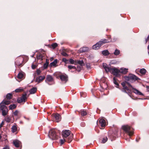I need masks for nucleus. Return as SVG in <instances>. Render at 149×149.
<instances>
[{
    "instance_id": "obj_1",
    "label": "nucleus",
    "mask_w": 149,
    "mask_h": 149,
    "mask_svg": "<svg viewBox=\"0 0 149 149\" xmlns=\"http://www.w3.org/2000/svg\"><path fill=\"white\" fill-rule=\"evenodd\" d=\"M123 130L126 133H127L130 136H132L133 134V129L128 125L123 126L122 127Z\"/></svg>"
},
{
    "instance_id": "obj_2",
    "label": "nucleus",
    "mask_w": 149,
    "mask_h": 149,
    "mask_svg": "<svg viewBox=\"0 0 149 149\" xmlns=\"http://www.w3.org/2000/svg\"><path fill=\"white\" fill-rule=\"evenodd\" d=\"M109 41L106 39L102 40L99 42H97L93 46V49L95 50H97L99 49L101 46L103 44L109 42Z\"/></svg>"
},
{
    "instance_id": "obj_3",
    "label": "nucleus",
    "mask_w": 149,
    "mask_h": 149,
    "mask_svg": "<svg viewBox=\"0 0 149 149\" xmlns=\"http://www.w3.org/2000/svg\"><path fill=\"white\" fill-rule=\"evenodd\" d=\"M49 138L52 140H55L57 139L58 135L56 133V132L54 129H51L49 132L48 134Z\"/></svg>"
},
{
    "instance_id": "obj_4",
    "label": "nucleus",
    "mask_w": 149,
    "mask_h": 149,
    "mask_svg": "<svg viewBox=\"0 0 149 149\" xmlns=\"http://www.w3.org/2000/svg\"><path fill=\"white\" fill-rule=\"evenodd\" d=\"M111 72L113 75H115L116 77H119L120 76V71L116 68H112L111 69Z\"/></svg>"
},
{
    "instance_id": "obj_5",
    "label": "nucleus",
    "mask_w": 149,
    "mask_h": 149,
    "mask_svg": "<svg viewBox=\"0 0 149 149\" xmlns=\"http://www.w3.org/2000/svg\"><path fill=\"white\" fill-rule=\"evenodd\" d=\"M52 117L53 120L57 122H59L61 119V116L58 113L53 114L52 115Z\"/></svg>"
},
{
    "instance_id": "obj_6",
    "label": "nucleus",
    "mask_w": 149,
    "mask_h": 149,
    "mask_svg": "<svg viewBox=\"0 0 149 149\" xmlns=\"http://www.w3.org/2000/svg\"><path fill=\"white\" fill-rule=\"evenodd\" d=\"M26 94L22 95L21 97H19L17 100V102L18 103H21L23 102H25L27 99Z\"/></svg>"
},
{
    "instance_id": "obj_7",
    "label": "nucleus",
    "mask_w": 149,
    "mask_h": 149,
    "mask_svg": "<svg viewBox=\"0 0 149 149\" xmlns=\"http://www.w3.org/2000/svg\"><path fill=\"white\" fill-rule=\"evenodd\" d=\"M71 134V132L68 130H64L62 131V136L63 138L68 137Z\"/></svg>"
},
{
    "instance_id": "obj_8",
    "label": "nucleus",
    "mask_w": 149,
    "mask_h": 149,
    "mask_svg": "<svg viewBox=\"0 0 149 149\" xmlns=\"http://www.w3.org/2000/svg\"><path fill=\"white\" fill-rule=\"evenodd\" d=\"M121 84L123 88L122 91L123 92L126 93H130V91L128 89V88L126 86L125 83V82H123Z\"/></svg>"
},
{
    "instance_id": "obj_9",
    "label": "nucleus",
    "mask_w": 149,
    "mask_h": 149,
    "mask_svg": "<svg viewBox=\"0 0 149 149\" xmlns=\"http://www.w3.org/2000/svg\"><path fill=\"white\" fill-rule=\"evenodd\" d=\"M127 78L128 79V80L129 81L131 80H136L138 79V78L135 75L131 74L129 75L128 77H127Z\"/></svg>"
},
{
    "instance_id": "obj_10",
    "label": "nucleus",
    "mask_w": 149,
    "mask_h": 149,
    "mask_svg": "<svg viewBox=\"0 0 149 149\" xmlns=\"http://www.w3.org/2000/svg\"><path fill=\"white\" fill-rule=\"evenodd\" d=\"M129 86L133 90V91L134 93L137 95H143V94L142 93L136 88H133L131 85H129Z\"/></svg>"
},
{
    "instance_id": "obj_11",
    "label": "nucleus",
    "mask_w": 149,
    "mask_h": 149,
    "mask_svg": "<svg viewBox=\"0 0 149 149\" xmlns=\"http://www.w3.org/2000/svg\"><path fill=\"white\" fill-rule=\"evenodd\" d=\"M103 66L107 72H111L112 68H111L108 66L105 63H103Z\"/></svg>"
},
{
    "instance_id": "obj_12",
    "label": "nucleus",
    "mask_w": 149,
    "mask_h": 149,
    "mask_svg": "<svg viewBox=\"0 0 149 149\" xmlns=\"http://www.w3.org/2000/svg\"><path fill=\"white\" fill-rule=\"evenodd\" d=\"M60 78L62 81L66 82L68 80V77L66 75H61L60 76Z\"/></svg>"
},
{
    "instance_id": "obj_13",
    "label": "nucleus",
    "mask_w": 149,
    "mask_h": 149,
    "mask_svg": "<svg viewBox=\"0 0 149 149\" xmlns=\"http://www.w3.org/2000/svg\"><path fill=\"white\" fill-rule=\"evenodd\" d=\"M99 123L100 126L102 127H104L106 126V121L103 119H101L99 120Z\"/></svg>"
},
{
    "instance_id": "obj_14",
    "label": "nucleus",
    "mask_w": 149,
    "mask_h": 149,
    "mask_svg": "<svg viewBox=\"0 0 149 149\" xmlns=\"http://www.w3.org/2000/svg\"><path fill=\"white\" fill-rule=\"evenodd\" d=\"M13 143L15 146L17 148L19 147L21 144L20 142L18 140H14Z\"/></svg>"
},
{
    "instance_id": "obj_15",
    "label": "nucleus",
    "mask_w": 149,
    "mask_h": 149,
    "mask_svg": "<svg viewBox=\"0 0 149 149\" xmlns=\"http://www.w3.org/2000/svg\"><path fill=\"white\" fill-rule=\"evenodd\" d=\"M53 79L52 76L50 75H47L45 81L48 83L49 82H52L53 81Z\"/></svg>"
},
{
    "instance_id": "obj_16",
    "label": "nucleus",
    "mask_w": 149,
    "mask_h": 149,
    "mask_svg": "<svg viewBox=\"0 0 149 149\" xmlns=\"http://www.w3.org/2000/svg\"><path fill=\"white\" fill-rule=\"evenodd\" d=\"M128 69L125 68H121L120 69V74L122 73L125 74L128 72Z\"/></svg>"
},
{
    "instance_id": "obj_17",
    "label": "nucleus",
    "mask_w": 149,
    "mask_h": 149,
    "mask_svg": "<svg viewBox=\"0 0 149 149\" xmlns=\"http://www.w3.org/2000/svg\"><path fill=\"white\" fill-rule=\"evenodd\" d=\"M58 62V60L57 59L55 60L54 61L50 64V66L51 67H56V64Z\"/></svg>"
},
{
    "instance_id": "obj_18",
    "label": "nucleus",
    "mask_w": 149,
    "mask_h": 149,
    "mask_svg": "<svg viewBox=\"0 0 149 149\" xmlns=\"http://www.w3.org/2000/svg\"><path fill=\"white\" fill-rule=\"evenodd\" d=\"M44 76H40L37 78V81L38 83L41 82L45 79Z\"/></svg>"
},
{
    "instance_id": "obj_19",
    "label": "nucleus",
    "mask_w": 149,
    "mask_h": 149,
    "mask_svg": "<svg viewBox=\"0 0 149 149\" xmlns=\"http://www.w3.org/2000/svg\"><path fill=\"white\" fill-rule=\"evenodd\" d=\"M3 102H2L0 104V110L7 109V107L3 104Z\"/></svg>"
},
{
    "instance_id": "obj_20",
    "label": "nucleus",
    "mask_w": 149,
    "mask_h": 149,
    "mask_svg": "<svg viewBox=\"0 0 149 149\" xmlns=\"http://www.w3.org/2000/svg\"><path fill=\"white\" fill-rule=\"evenodd\" d=\"M88 47H84L79 49V52H83L88 51Z\"/></svg>"
},
{
    "instance_id": "obj_21",
    "label": "nucleus",
    "mask_w": 149,
    "mask_h": 149,
    "mask_svg": "<svg viewBox=\"0 0 149 149\" xmlns=\"http://www.w3.org/2000/svg\"><path fill=\"white\" fill-rule=\"evenodd\" d=\"M37 90V88L36 87L32 88L30 91V93L31 94H33L35 93Z\"/></svg>"
},
{
    "instance_id": "obj_22",
    "label": "nucleus",
    "mask_w": 149,
    "mask_h": 149,
    "mask_svg": "<svg viewBox=\"0 0 149 149\" xmlns=\"http://www.w3.org/2000/svg\"><path fill=\"white\" fill-rule=\"evenodd\" d=\"M2 111V114L3 116H6L7 115L8 112V109L7 108L5 109H4L1 110Z\"/></svg>"
},
{
    "instance_id": "obj_23",
    "label": "nucleus",
    "mask_w": 149,
    "mask_h": 149,
    "mask_svg": "<svg viewBox=\"0 0 149 149\" xmlns=\"http://www.w3.org/2000/svg\"><path fill=\"white\" fill-rule=\"evenodd\" d=\"M17 130V128L15 125L13 126L11 128V131L13 132H15Z\"/></svg>"
},
{
    "instance_id": "obj_24",
    "label": "nucleus",
    "mask_w": 149,
    "mask_h": 149,
    "mask_svg": "<svg viewBox=\"0 0 149 149\" xmlns=\"http://www.w3.org/2000/svg\"><path fill=\"white\" fill-rule=\"evenodd\" d=\"M102 54L104 56H107L109 54V53L107 50H105L102 52Z\"/></svg>"
},
{
    "instance_id": "obj_25",
    "label": "nucleus",
    "mask_w": 149,
    "mask_h": 149,
    "mask_svg": "<svg viewBox=\"0 0 149 149\" xmlns=\"http://www.w3.org/2000/svg\"><path fill=\"white\" fill-rule=\"evenodd\" d=\"M13 115L15 116H18L20 115L19 112L17 110H16L13 113Z\"/></svg>"
},
{
    "instance_id": "obj_26",
    "label": "nucleus",
    "mask_w": 149,
    "mask_h": 149,
    "mask_svg": "<svg viewBox=\"0 0 149 149\" xmlns=\"http://www.w3.org/2000/svg\"><path fill=\"white\" fill-rule=\"evenodd\" d=\"M16 105L15 104H12L10 105L9 106V109L12 110L16 108Z\"/></svg>"
},
{
    "instance_id": "obj_27",
    "label": "nucleus",
    "mask_w": 149,
    "mask_h": 149,
    "mask_svg": "<svg viewBox=\"0 0 149 149\" xmlns=\"http://www.w3.org/2000/svg\"><path fill=\"white\" fill-rule=\"evenodd\" d=\"M146 70L144 68H142L140 70V73L142 74H144L146 73Z\"/></svg>"
},
{
    "instance_id": "obj_28",
    "label": "nucleus",
    "mask_w": 149,
    "mask_h": 149,
    "mask_svg": "<svg viewBox=\"0 0 149 149\" xmlns=\"http://www.w3.org/2000/svg\"><path fill=\"white\" fill-rule=\"evenodd\" d=\"M24 76V74L22 72H19L17 76V78L19 79L22 78Z\"/></svg>"
},
{
    "instance_id": "obj_29",
    "label": "nucleus",
    "mask_w": 149,
    "mask_h": 149,
    "mask_svg": "<svg viewBox=\"0 0 149 149\" xmlns=\"http://www.w3.org/2000/svg\"><path fill=\"white\" fill-rule=\"evenodd\" d=\"M12 97V95L10 93H8L6 95V97L8 99H10Z\"/></svg>"
},
{
    "instance_id": "obj_30",
    "label": "nucleus",
    "mask_w": 149,
    "mask_h": 149,
    "mask_svg": "<svg viewBox=\"0 0 149 149\" xmlns=\"http://www.w3.org/2000/svg\"><path fill=\"white\" fill-rule=\"evenodd\" d=\"M68 68L69 70H70L71 69H74L75 70H76V68L75 66H72L71 65H69L68 66Z\"/></svg>"
},
{
    "instance_id": "obj_31",
    "label": "nucleus",
    "mask_w": 149,
    "mask_h": 149,
    "mask_svg": "<svg viewBox=\"0 0 149 149\" xmlns=\"http://www.w3.org/2000/svg\"><path fill=\"white\" fill-rule=\"evenodd\" d=\"M2 102H3V104L5 105H8L10 103V101L9 100H3Z\"/></svg>"
},
{
    "instance_id": "obj_32",
    "label": "nucleus",
    "mask_w": 149,
    "mask_h": 149,
    "mask_svg": "<svg viewBox=\"0 0 149 149\" xmlns=\"http://www.w3.org/2000/svg\"><path fill=\"white\" fill-rule=\"evenodd\" d=\"M72 138H73V134H72V135H70V136L68 137V143L72 141Z\"/></svg>"
},
{
    "instance_id": "obj_33",
    "label": "nucleus",
    "mask_w": 149,
    "mask_h": 149,
    "mask_svg": "<svg viewBox=\"0 0 149 149\" xmlns=\"http://www.w3.org/2000/svg\"><path fill=\"white\" fill-rule=\"evenodd\" d=\"M5 120L6 122H10L11 121V118L8 116H7L5 118Z\"/></svg>"
},
{
    "instance_id": "obj_34",
    "label": "nucleus",
    "mask_w": 149,
    "mask_h": 149,
    "mask_svg": "<svg viewBox=\"0 0 149 149\" xmlns=\"http://www.w3.org/2000/svg\"><path fill=\"white\" fill-rule=\"evenodd\" d=\"M113 81L114 83L116 84L117 86H118L119 84L117 82V79L116 77H114L113 78Z\"/></svg>"
},
{
    "instance_id": "obj_35",
    "label": "nucleus",
    "mask_w": 149,
    "mask_h": 149,
    "mask_svg": "<svg viewBox=\"0 0 149 149\" xmlns=\"http://www.w3.org/2000/svg\"><path fill=\"white\" fill-rule=\"evenodd\" d=\"M108 140V138L107 137H104L103 138V139L101 142L102 143H105Z\"/></svg>"
},
{
    "instance_id": "obj_36",
    "label": "nucleus",
    "mask_w": 149,
    "mask_h": 149,
    "mask_svg": "<svg viewBox=\"0 0 149 149\" xmlns=\"http://www.w3.org/2000/svg\"><path fill=\"white\" fill-rule=\"evenodd\" d=\"M87 114V113L86 111L84 110L81 111V115L82 116H84L86 115Z\"/></svg>"
},
{
    "instance_id": "obj_37",
    "label": "nucleus",
    "mask_w": 149,
    "mask_h": 149,
    "mask_svg": "<svg viewBox=\"0 0 149 149\" xmlns=\"http://www.w3.org/2000/svg\"><path fill=\"white\" fill-rule=\"evenodd\" d=\"M77 63L81 66H83L84 65V64L83 61L82 60L81 61H77Z\"/></svg>"
},
{
    "instance_id": "obj_38",
    "label": "nucleus",
    "mask_w": 149,
    "mask_h": 149,
    "mask_svg": "<svg viewBox=\"0 0 149 149\" xmlns=\"http://www.w3.org/2000/svg\"><path fill=\"white\" fill-rule=\"evenodd\" d=\"M119 50L116 49L115 50V52H114V54L116 55H118L120 54Z\"/></svg>"
},
{
    "instance_id": "obj_39",
    "label": "nucleus",
    "mask_w": 149,
    "mask_h": 149,
    "mask_svg": "<svg viewBox=\"0 0 149 149\" xmlns=\"http://www.w3.org/2000/svg\"><path fill=\"white\" fill-rule=\"evenodd\" d=\"M23 91V89L19 88L16 89L15 91L16 92H19Z\"/></svg>"
},
{
    "instance_id": "obj_40",
    "label": "nucleus",
    "mask_w": 149,
    "mask_h": 149,
    "mask_svg": "<svg viewBox=\"0 0 149 149\" xmlns=\"http://www.w3.org/2000/svg\"><path fill=\"white\" fill-rule=\"evenodd\" d=\"M65 139H61L60 140V142L61 144H63L65 142Z\"/></svg>"
},
{
    "instance_id": "obj_41",
    "label": "nucleus",
    "mask_w": 149,
    "mask_h": 149,
    "mask_svg": "<svg viewBox=\"0 0 149 149\" xmlns=\"http://www.w3.org/2000/svg\"><path fill=\"white\" fill-rule=\"evenodd\" d=\"M58 45L56 43H54L52 45V47L53 48H56Z\"/></svg>"
},
{
    "instance_id": "obj_42",
    "label": "nucleus",
    "mask_w": 149,
    "mask_h": 149,
    "mask_svg": "<svg viewBox=\"0 0 149 149\" xmlns=\"http://www.w3.org/2000/svg\"><path fill=\"white\" fill-rule=\"evenodd\" d=\"M48 64L47 63H45L44 65V69H46L47 68L48 66Z\"/></svg>"
},
{
    "instance_id": "obj_43",
    "label": "nucleus",
    "mask_w": 149,
    "mask_h": 149,
    "mask_svg": "<svg viewBox=\"0 0 149 149\" xmlns=\"http://www.w3.org/2000/svg\"><path fill=\"white\" fill-rule=\"evenodd\" d=\"M69 61L70 63L71 64H74V61L72 59H70L69 60Z\"/></svg>"
},
{
    "instance_id": "obj_44",
    "label": "nucleus",
    "mask_w": 149,
    "mask_h": 149,
    "mask_svg": "<svg viewBox=\"0 0 149 149\" xmlns=\"http://www.w3.org/2000/svg\"><path fill=\"white\" fill-rule=\"evenodd\" d=\"M82 66H81L80 65L77 66V70L79 72L80 71V69L81 68H82Z\"/></svg>"
},
{
    "instance_id": "obj_45",
    "label": "nucleus",
    "mask_w": 149,
    "mask_h": 149,
    "mask_svg": "<svg viewBox=\"0 0 149 149\" xmlns=\"http://www.w3.org/2000/svg\"><path fill=\"white\" fill-rule=\"evenodd\" d=\"M61 54L62 55L65 56H68L67 54L65 52H63Z\"/></svg>"
},
{
    "instance_id": "obj_46",
    "label": "nucleus",
    "mask_w": 149,
    "mask_h": 149,
    "mask_svg": "<svg viewBox=\"0 0 149 149\" xmlns=\"http://www.w3.org/2000/svg\"><path fill=\"white\" fill-rule=\"evenodd\" d=\"M41 71L39 70H36V73L38 75H39L41 73Z\"/></svg>"
},
{
    "instance_id": "obj_47",
    "label": "nucleus",
    "mask_w": 149,
    "mask_h": 149,
    "mask_svg": "<svg viewBox=\"0 0 149 149\" xmlns=\"http://www.w3.org/2000/svg\"><path fill=\"white\" fill-rule=\"evenodd\" d=\"M62 61L63 62L66 63L68 60L65 58H63L62 59Z\"/></svg>"
},
{
    "instance_id": "obj_48",
    "label": "nucleus",
    "mask_w": 149,
    "mask_h": 149,
    "mask_svg": "<svg viewBox=\"0 0 149 149\" xmlns=\"http://www.w3.org/2000/svg\"><path fill=\"white\" fill-rule=\"evenodd\" d=\"M36 67V66L35 65L32 64V68L33 69H35Z\"/></svg>"
},
{
    "instance_id": "obj_49",
    "label": "nucleus",
    "mask_w": 149,
    "mask_h": 149,
    "mask_svg": "<svg viewBox=\"0 0 149 149\" xmlns=\"http://www.w3.org/2000/svg\"><path fill=\"white\" fill-rule=\"evenodd\" d=\"M149 40V35L148 36L147 38L146 39V43Z\"/></svg>"
},
{
    "instance_id": "obj_50",
    "label": "nucleus",
    "mask_w": 149,
    "mask_h": 149,
    "mask_svg": "<svg viewBox=\"0 0 149 149\" xmlns=\"http://www.w3.org/2000/svg\"><path fill=\"white\" fill-rule=\"evenodd\" d=\"M146 88H147V90L149 92V86H146Z\"/></svg>"
},
{
    "instance_id": "obj_51",
    "label": "nucleus",
    "mask_w": 149,
    "mask_h": 149,
    "mask_svg": "<svg viewBox=\"0 0 149 149\" xmlns=\"http://www.w3.org/2000/svg\"><path fill=\"white\" fill-rule=\"evenodd\" d=\"M3 149H9V147L6 146L3 148Z\"/></svg>"
},
{
    "instance_id": "obj_52",
    "label": "nucleus",
    "mask_w": 149,
    "mask_h": 149,
    "mask_svg": "<svg viewBox=\"0 0 149 149\" xmlns=\"http://www.w3.org/2000/svg\"><path fill=\"white\" fill-rule=\"evenodd\" d=\"M46 63H47L48 64H49V60L46 59Z\"/></svg>"
},
{
    "instance_id": "obj_53",
    "label": "nucleus",
    "mask_w": 149,
    "mask_h": 149,
    "mask_svg": "<svg viewBox=\"0 0 149 149\" xmlns=\"http://www.w3.org/2000/svg\"><path fill=\"white\" fill-rule=\"evenodd\" d=\"M53 60V58L52 57V58H50V60L51 61H52Z\"/></svg>"
},
{
    "instance_id": "obj_54",
    "label": "nucleus",
    "mask_w": 149,
    "mask_h": 149,
    "mask_svg": "<svg viewBox=\"0 0 149 149\" xmlns=\"http://www.w3.org/2000/svg\"><path fill=\"white\" fill-rule=\"evenodd\" d=\"M1 134H0V139H1Z\"/></svg>"
}]
</instances>
